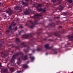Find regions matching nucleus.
Listing matches in <instances>:
<instances>
[{
  "label": "nucleus",
  "mask_w": 73,
  "mask_h": 73,
  "mask_svg": "<svg viewBox=\"0 0 73 73\" xmlns=\"http://www.w3.org/2000/svg\"><path fill=\"white\" fill-rule=\"evenodd\" d=\"M67 45H70V43H68Z\"/></svg>",
  "instance_id": "nucleus-40"
},
{
  "label": "nucleus",
  "mask_w": 73,
  "mask_h": 73,
  "mask_svg": "<svg viewBox=\"0 0 73 73\" xmlns=\"http://www.w3.org/2000/svg\"><path fill=\"white\" fill-rule=\"evenodd\" d=\"M35 50H35V49H34L33 50V53H34V52H35Z\"/></svg>",
  "instance_id": "nucleus-39"
},
{
  "label": "nucleus",
  "mask_w": 73,
  "mask_h": 73,
  "mask_svg": "<svg viewBox=\"0 0 73 73\" xmlns=\"http://www.w3.org/2000/svg\"><path fill=\"white\" fill-rule=\"evenodd\" d=\"M2 36V34L1 33H0V37H1V36Z\"/></svg>",
  "instance_id": "nucleus-42"
},
{
  "label": "nucleus",
  "mask_w": 73,
  "mask_h": 73,
  "mask_svg": "<svg viewBox=\"0 0 73 73\" xmlns=\"http://www.w3.org/2000/svg\"><path fill=\"white\" fill-rule=\"evenodd\" d=\"M19 11H21L22 9H21V8H20V9H19Z\"/></svg>",
  "instance_id": "nucleus-51"
},
{
  "label": "nucleus",
  "mask_w": 73,
  "mask_h": 73,
  "mask_svg": "<svg viewBox=\"0 0 73 73\" xmlns=\"http://www.w3.org/2000/svg\"><path fill=\"white\" fill-rule=\"evenodd\" d=\"M43 40H44V41H46V38L43 39Z\"/></svg>",
  "instance_id": "nucleus-45"
},
{
  "label": "nucleus",
  "mask_w": 73,
  "mask_h": 73,
  "mask_svg": "<svg viewBox=\"0 0 73 73\" xmlns=\"http://www.w3.org/2000/svg\"><path fill=\"white\" fill-rule=\"evenodd\" d=\"M48 52L46 53V55H48Z\"/></svg>",
  "instance_id": "nucleus-53"
},
{
  "label": "nucleus",
  "mask_w": 73,
  "mask_h": 73,
  "mask_svg": "<svg viewBox=\"0 0 73 73\" xmlns=\"http://www.w3.org/2000/svg\"><path fill=\"white\" fill-rule=\"evenodd\" d=\"M65 31L64 30H63L61 31H56L54 32V33H52V34L55 36H57L58 37H60V35L59 33H65Z\"/></svg>",
  "instance_id": "nucleus-4"
},
{
  "label": "nucleus",
  "mask_w": 73,
  "mask_h": 73,
  "mask_svg": "<svg viewBox=\"0 0 73 73\" xmlns=\"http://www.w3.org/2000/svg\"><path fill=\"white\" fill-rule=\"evenodd\" d=\"M29 61H28L26 62V63L27 64H29Z\"/></svg>",
  "instance_id": "nucleus-44"
},
{
  "label": "nucleus",
  "mask_w": 73,
  "mask_h": 73,
  "mask_svg": "<svg viewBox=\"0 0 73 73\" xmlns=\"http://www.w3.org/2000/svg\"><path fill=\"white\" fill-rule=\"evenodd\" d=\"M22 4L23 5H25V6H27V5H28V4L25 2H23Z\"/></svg>",
  "instance_id": "nucleus-26"
},
{
  "label": "nucleus",
  "mask_w": 73,
  "mask_h": 73,
  "mask_svg": "<svg viewBox=\"0 0 73 73\" xmlns=\"http://www.w3.org/2000/svg\"><path fill=\"white\" fill-rule=\"evenodd\" d=\"M44 47L46 49H48L49 47V44H46V45H45Z\"/></svg>",
  "instance_id": "nucleus-23"
},
{
  "label": "nucleus",
  "mask_w": 73,
  "mask_h": 73,
  "mask_svg": "<svg viewBox=\"0 0 73 73\" xmlns=\"http://www.w3.org/2000/svg\"><path fill=\"white\" fill-rule=\"evenodd\" d=\"M3 71L5 73H7L8 71V68H5L3 69Z\"/></svg>",
  "instance_id": "nucleus-19"
},
{
  "label": "nucleus",
  "mask_w": 73,
  "mask_h": 73,
  "mask_svg": "<svg viewBox=\"0 0 73 73\" xmlns=\"http://www.w3.org/2000/svg\"><path fill=\"white\" fill-rule=\"evenodd\" d=\"M3 11H2L1 9H0V12H3Z\"/></svg>",
  "instance_id": "nucleus-43"
},
{
  "label": "nucleus",
  "mask_w": 73,
  "mask_h": 73,
  "mask_svg": "<svg viewBox=\"0 0 73 73\" xmlns=\"http://www.w3.org/2000/svg\"><path fill=\"white\" fill-rule=\"evenodd\" d=\"M29 12L27 10H26L24 12V14L25 15H29Z\"/></svg>",
  "instance_id": "nucleus-18"
},
{
  "label": "nucleus",
  "mask_w": 73,
  "mask_h": 73,
  "mask_svg": "<svg viewBox=\"0 0 73 73\" xmlns=\"http://www.w3.org/2000/svg\"><path fill=\"white\" fill-rule=\"evenodd\" d=\"M34 13H33V14H34Z\"/></svg>",
  "instance_id": "nucleus-63"
},
{
  "label": "nucleus",
  "mask_w": 73,
  "mask_h": 73,
  "mask_svg": "<svg viewBox=\"0 0 73 73\" xmlns=\"http://www.w3.org/2000/svg\"><path fill=\"white\" fill-rule=\"evenodd\" d=\"M6 12L9 13V15H11V14L13 13V11L11 10V9L9 8L6 10Z\"/></svg>",
  "instance_id": "nucleus-7"
},
{
  "label": "nucleus",
  "mask_w": 73,
  "mask_h": 73,
  "mask_svg": "<svg viewBox=\"0 0 73 73\" xmlns=\"http://www.w3.org/2000/svg\"><path fill=\"white\" fill-rule=\"evenodd\" d=\"M0 30H1V29L0 28Z\"/></svg>",
  "instance_id": "nucleus-62"
},
{
  "label": "nucleus",
  "mask_w": 73,
  "mask_h": 73,
  "mask_svg": "<svg viewBox=\"0 0 73 73\" xmlns=\"http://www.w3.org/2000/svg\"><path fill=\"white\" fill-rule=\"evenodd\" d=\"M20 72H21L20 71H18V73H20Z\"/></svg>",
  "instance_id": "nucleus-50"
},
{
  "label": "nucleus",
  "mask_w": 73,
  "mask_h": 73,
  "mask_svg": "<svg viewBox=\"0 0 73 73\" xmlns=\"http://www.w3.org/2000/svg\"><path fill=\"white\" fill-rule=\"evenodd\" d=\"M42 23H44V22H42L41 23V24H42Z\"/></svg>",
  "instance_id": "nucleus-58"
},
{
  "label": "nucleus",
  "mask_w": 73,
  "mask_h": 73,
  "mask_svg": "<svg viewBox=\"0 0 73 73\" xmlns=\"http://www.w3.org/2000/svg\"><path fill=\"white\" fill-rule=\"evenodd\" d=\"M2 4V3L1 2H0V5H1Z\"/></svg>",
  "instance_id": "nucleus-52"
},
{
  "label": "nucleus",
  "mask_w": 73,
  "mask_h": 73,
  "mask_svg": "<svg viewBox=\"0 0 73 73\" xmlns=\"http://www.w3.org/2000/svg\"><path fill=\"white\" fill-rule=\"evenodd\" d=\"M70 39V41H73V34L72 36H67Z\"/></svg>",
  "instance_id": "nucleus-14"
},
{
  "label": "nucleus",
  "mask_w": 73,
  "mask_h": 73,
  "mask_svg": "<svg viewBox=\"0 0 73 73\" xmlns=\"http://www.w3.org/2000/svg\"><path fill=\"white\" fill-rule=\"evenodd\" d=\"M54 9H55V11H57V9L56 8H55Z\"/></svg>",
  "instance_id": "nucleus-49"
},
{
  "label": "nucleus",
  "mask_w": 73,
  "mask_h": 73,
  "mask_svg": "<svg viewBox=\"0 0 73 73\" xmlns=\"http://www.w3.org/2000/svg\"><path fill=\"white\" fill-rule=\"evenodd\" d=\"M62 26H60L58 27V28H61Z\"/></svg>",
  "instance_id": "nucleus-41"
},
{
  "label": "nucleus",
  "mask_w": 73,
  "mask_h": 73,
  "mask_svg": "<svg viewBox=\"0 0 73 73\" xmlns=\"http://www.w3.org/2000/svg\"><path fill=\"white\" fill-rule=\"evenodd\" d=\"M42 47H38L36 49V50H38V51H42Z\"/></svg>",
  "instance_id": "nucleus-22"
},
{
  "label": "nucleus",
  "mask_w": 73,
  "mask_h": 73,
  "mask_svg": "<svg viewBox=\"0 0 73 73\" xmlns=\"http://www.w3.org/2000/svg\"><path fill=\"white\" fill-rule=\"evenodd\" d=\"M41 4H39L36 7V9H39V8H40L41 7Z\"/></svg>",
  "instance_id": "nucleus-24"
},
{
  "label": "nucleus",
  "mask_w": 73,
  "mask_h": 73,
  "mask_svg": "<svg viewBox=\"0 0 73 73\" xmlns=\"http://www.w3.org/2000/svg\"><path fill=\"white\" fill-rule=\"evenodd\" d=\"M42 10H43V9L40 8L38 9V11H42Z\"/></svg>",
  "instance_id": "nucleus-36"
},
{
  "label": "nucleus",
  "mask_w": 73,
  "mask_h": 73,
  "mask_svg": "<svg viewBox=\"0 0 73 73\" xmlns=\"http://www.w3.org/2000/svg\"><path fill=\"white\" fill-rule=\"evenodd\" d=\"M17 27H15V28H14V30H15V31H16V30H17Z\"/></svg>",
  "instance_id": "nucleus-38"
},
{
  "label": "nucleus",
  "mask_w": 73,
  "mask_h": 73,
  "mask_svg": "<svg viewBox=\"0 0 73 73\" xmlns=\"http://www.w3.org/2000/svg\"><path fill=\"white\" fill-rule=\"evenodd\" d=\"M62 14L64 16H66V15H68V13L63 12L62 13Z\"/></svg>",
  "instance_id": "nucleus-27"
},
{
  "label": "nucleus",
  "mask_w": 73,
  "mask_h": 73,
  "mask_svg": "<svg viewBox=\"0 0 73 73\" xmlns=\"http://www.w3.org/2000/svg\"><path fill=\"white\" fill-rule=\"evenodd\" d=\"M15 42L17 44H19L20 42V39L19 38H16L15 40Z\"/></svg>",
  "instance_id": "nucleus-16"
},
{
  "label": "nucleus",
  "mask_w": 73,
  "mask_h": 73,
  "mask_svg": "<svg viewBox=\"0 0 73 73\" xmlns=\"http://www.w3.org/2000/svg\"><path fill=\"white\" fill-rule=\"evenodd\" d=\"M11 51V48H10L8 51H7V52H3L2 53H1V54L3 55V56H7V54H8V53L9 52H10Z\"/></svg>",
  "instance_id": "nucleus-11"
},
{
  "label": "nucleus",
  "mask_w": 73,
  "mask_h": 73,
  "mask_svg": "<svg viewBox=\"0 0 73 73\" xmlns=\"http://www.w3.org/2000/svg\"><path fill=\"white\" fill-rule=\"evenodd\" d=\"M10 46H12V47H13V48L15 47L16 48H17V49H19V48H20V46L18 45L17 46H16L14 44H11L10 45Z\"/></svg>",
  "instance_id": "nucleus-15"
},
{
  "label": "nucleus",
  "mask_w": 73,
  "mask_h": 73,
  "mask_svg": "<svg viewBox=\"0 0 73 73\" xmlns=\"http://www.w3.org/2000/svg\"><path fill=\"white\" fill-rule=\"evenodd\" d=\"M52 1L54 3H55L56 2V0H52Z\"/></svg>",
  "instance_id": "nucleus-35"
},
{
  "label": "nucleus",
  "mask_w": 73,
  "mask_h": 73,
  "mask_svg": "<svg viewBox=\"0 0 73 73\" xmlns=\"http://www.w3.org/2000/svg\"><path fill=\"white\" fill-rule=\"evenodd\" d=\"M42 15L41 14H36L34 16H32V18L33 19H35L34 20V22H33L31 21H30V23L31 24V25H29L30 28H33L34 27H35V25H36L38 24V20L40 19V17L42 16Z\"/></svg>",
  "instance_id": "nucleus-2"
},
{
  "label": "nucleus",
  "mask_w": 73,
  "mask_h": 73,
  "mask_svg": "<svg viewBox=\"0 0 73 73\" xmlns=\"http://www.w3.org/2000/svg\"><path fill=\"white\" fill-rule=\"evenodd\" d=\"M10 70L11 72H15V70L12 68H11Z\"/></svg>",
  "instance_id": "nucleus-25"
},
{
  "label": "nucleus",
  "mask_w": 73,
  "mask_h": 73,
  "mask_svg": "<svg viewBox=\"0 0 73 73\" xmlns=\"http://www.w3.org/2000/svg\"><path fill=\"white\" fill-rule=\"evenodd\" d=\"M42 12H46V10H45V9H43Z\"/></svg>",
  "instance_id": "nucleus-37"
},
{
  "label": "nucleus",
  "mask_w": 73,
  "mask_h": 73,
  "mask_svg": "<svg viewBox=\"0 0 73 73\" xmlns=\"http://www.w3.org/2000/svg\"><path fill=\"white\" fill-rule=\"evenodd\" d=\"M9 32H10V30H7L6 31L7 33H9Z\"/></svg>",
  "instance_id": "nucleus-34"
},
{
  "label": "nucleus",
  "mask_w": 73,
  "mask_h": 73,
  "mask_svg": "<svg viewBox=\"0 0 73 73\" xmlns=\"http://www.w3.org/2000/svg\"><path fill=\"white\" fill-rule=\"evenodd\" d=\"M0 67H1V64H0Z\"/></svg>",
  "instance_id": "nucleus-55"
},
{
  "label": "nucleus",
  "mask_w": 73,
  "mask_h": 73,
  "mask_svg": "<svg viewBox=\"0 0 73 73\" xmlns=\"http://www.w3.org/2000/svg\"><path fill=\"white\" fill-rule=\"evenodd\" d=\"M60 4H61V2L59 1L56 4V5H59Z\"/></svg>",
  "instance_id": "nucleus-30"
},
{
  "label": "nucleus",
  "mask_w": 73,
  "mask_h": 73,
  "mask_svg": "<svg viewBox=\"0 0 73 73\" xmlns=\"http://www.w3.org/2000/svg\"><path fill=\"white\" fill-rule=\"evenodd\" d=\"M20 55V57L18 58V60L17 62V64L18 65H19L20 64V62L22 60H27L28 58V55H26L25 57L24 56V54L21 52H17L15 54L13 55L12 57V59H11V65L12 66L15 65V59L16 58V57H17L18 56Z\"/></svg>",
  "instance_id": "nucleus-1"
},
{
  "label": "nucleus",
  "mask_w": 73,
  "mask_h": 73,
  "mask_svg": "<svg viewBox=\"0 0 73 73\" xmlns=\"http://www.w3.org/2000/svg\"><path fill=\"white\" fill-rule=\"evenodd\" d=\"M22 68H28V66H27V64H23Z\"/></svg>",
  "instance_id": "nucleus-20"
},
{
  "label": "nucleus",
  "mask_w": 73,
  "mask_h": 73,
  "mask_svg": "<svg viewBox=\"0 0 73 73\" xmlns=\"http://www.w3.org/2000/svg\"><path fill=\"white\" fill-rule=\"evenodd\" d=\"M49 21H52V20L50 19V20H49Z\"/></svg>",
  "instance_id": "nucleus-57"
},
{
  "label": "nucleus",
  "mask_w": 73,
  "mask_h": 73,
  "mask_svg": "<svg viewBox=\"0 0 73 73\" xmlns=\"http://www.w3.org/2000/svg\"><path fill=\"white\" fill-rule=\"evenodd\" d=\"M35 35V34L33 33H27L26 34L23 35V38H31L30 40L31 41L29 42V44L30 45H31L32 46H34L33 44H35V43L34 41L35 40V38L32 36V35Z\"/></svg>",
  "instance_id": "nucleus-3"
},
{
  "label": "nucleus",
  "mask_w": 73,
  "mask_h": 73,
  "mask_svg": "<svg viewBox=\"0 0 73 73\" xmlns=\"http://www.w3.org/2000/svg\"><path fill=\"white\" fill-rule=\"evenodd\" d=\"M56 25H58V24L60 23V21H58L56 22Z\"/></svg>",
  "instance_id": "nucleus-33"
},
{
  "label": "nucleus",
  "mask_w": 73,
  "mask_h": 73,
  "mask_svg": "<svg viewBox=\"0 0 73 73\" xmlns=\"http://www.w3.org/2000/svg\"><path fill=\"white\" fill-rule=\"evenodd\" d=\"M15 8L16 10H17V9H19V7H18V6H15Z\"/></svg>",
  "instance_id": "nucleus-32"
},
{
  "label": "nucleus",
  "mask_w": 73,
  "mask_h": 73,
  "mask_svg": "<svg viewBox=\"0 0 73 73\" xmlns=\"http://www.w3.org/2000/svg\"><path fill=\"white\" fill-rule=\"evenodd\" d=\"M55 26V23H52V24H49L48 25V26H46L45 27V28H48V27L49 28H50V27H54V26Z\"/></svg>",
  "instance_id": "nucleus-12"
},
{
  "label": "nucleus",
  "mask_w": 73,
  "mask_h": 73,
  "mask_svg": "<svg viewBox=\"0 0 73 73\" xmlns=\"http://www.w3.org/2000/svg\"><path fill=\"white\" fill-rule=\"evenodd\" d=\"M4 42L3 41L0 40V48H1L3 46V44H4Z\"/></svg>",
  "instance_id": "nucleus-17"
},
{
  "label": "nucleus",
  "mask_w": 73,
  "mask_h": 73,
  "mask_svg": "<svg viewBox=\"0 0 73 73\" xmlns=\"http://www.w3.org/2000/svg\"><path fill=\"white\" fill-rule=\"evenodd\" d=\"M11 52L12 53H13L14 52V50H13V51H11Z\"/></svg>",
  "instance_id": "nucleus-47"
},
{
  "label": "nucleus",
  "mask_w": 73,
  "mask_h": 73,
  "mask_svg": "<svg viewBox=\"0 0 73 73\" xmlns=\"http://www.w3.org/2000/svg\"><path fill=\"white\" fill-rule=\"evenodd\" d=\"M56 19H58V17H56Z\"/></svg>",
  "instance_id": "nucleus-54"
},
{
  "label": "nucleus",
  "mask_w": 73,
  "mask_h": 73,
  "mask_svg": "<svg viewBox=\"0 0 73 73\" xmlns=\"http://www.w3.org/2000/svg\"><path fill=\"white\" fill-rule=\"evenodd\" d=\"M16 67H17V68H18V67H17V66H16Z\"/></svg>",
  "instance_id": "nucleus-61"
},
{
  "label": "nucleus",
  "mask_w": 73,
  "mask_h": 73,
  "mask_svg": "<svg viewBox=\"0 0 73 73\" xmlns=\"http://www.w3.org/2000/svg\"><path fill=\"white\" fill-rule=\"evenodd\" d=\"M20 28H23V26H20Z\"/></svg>",
  "instance_id": "nucleus-46"
},
{
  "label": "nucleus",
  "mask_w": 73,
  "mask_h": 73,
  "mask_svg": "<svg viewBox=\"0 0 73 73\" xmlns=\"http://www.w3.org/2000/svg\"><path fill=\"white\" fill-rule=\"evenodd\" d=\"M30 0H25L26 1H29Z\"/></svg>",
  "instance_id": "nucleus-48"
},
{
  "label": "nucleus",
  "mask_w": 73,
  "mask_h": 73,
  "mask_svg": "<svg viewBox=\"0 0 73 73\" xmlns=\"http://www.w3.org/2000/svg\"><path fill=\"white\" fill-rule=\"evenodd\" d=\"M48 49H50V50H52L54 52V54H57V49L56 48H53V46L49 47Z\"/></svg>",
  "instance_id": "nucleus-6"
},
{
  "label": "nucleus",
  "mask_w": 73,
  "mask_h": 73,
  "mask_svg": "<svg viewBox=\"0 0 73 73\" xmlns=\"http://www.w3.org/2000/svg\"><path fill=\"white\" fill-rule=\"evenodd\" d=\"M12 25H13V26H15V25H16V23H15L13 22H12L11 25L7 26V28L9 29H11V30H12Z\"/></svg>",
  "instance_id": "nucleus-8"
},
{
  "label": "nucleus",
  "mask_w": 73,
  "mask_h": 73,
  "mask_svg": "<svg viewBox=\"0 0 73 73\" xmlns=\"http://www.w3.org/2000/svg\"><path fill=\"white\" fill-rule=\"evenodd\" d=\"M68 1L69 2L68 3V5L69 7H72V6L73 5V3H72L73 0H68Z\"/></svg>",
  "instance_id": "nucleus-10"
},
{
  "label": "nucleus",
  "mask_w": 73,
  "mask_h": 73,
  "mask_svg": "<svg viewBox=\"0 0 73 73\" xmlns=\"http://www.w3.org/2000/svg\"><path fill=\"white\" fill-rule=\"evenodd\" d=\"M42 25H44V24H42Z\"/></svg>",
  "instance_id": "nucleus-60"
},
{
  "label": "nucleus",
  "mask_w": 73,
  "mask_h": 73,
  "mask_svg": "<svg viewBox=\"0 0 73 73\" xmlns=\"http://www.w3.org/2000/svg\"><path fill=\"white\" fill-rule=\"evenodd\" d=\"M2 16L4 17H6V15L5 14V13H2Z\"/></svg>",
  "instance_id": "nucleus-28"
},
{
  "label": "nucleus",
  "mask_w": 73,
  "mask_h": 73,
  "mask_svg": "<svg viewBox=\"0 0 73 73\" xmlns=\"http://www.w3.org/2000/svg\"><path fill=\"white\" fill-rule=\"evenodd\" d=\"M66 5V3H64V4H62V5H59V6L58 7V9H59L60 11H62L63 9V8L64 7V5Z\"/></svg>",
  "instance_id": "nucleus-9"
},
{
  "label": "nucleus",
  "mask_w": 73,
  "mask_h": 73,
  "mask_svg": "<svg viewBox=\"0 0 73 73\" xmlns=\"http://www.w3.org/2000/svg\"><path fill=\"white\" fill-rule=\"evenodd\" d=\"M30 56V58L31 60V61H33L35 60V57L32 56V54L29 55Z\"/></svg>",
  "instance_id": "nucleus-13"
},
{
  "label": "nucleus",
  "mask_w": 73,
  "mask_h": 73,
  "mask_svg": "<svg viewBox=\"0 0 73 73\" xmlns=\"http://www.w3.org/2000/svg\"><path fill=\"white\" fill-rule=\"evenodd\" d=\"M24 32V30H21V31L19 32V34H17V35H19V36H20L21 35V33H23Z\"/></svg>",
  "instance_id": "nucleus-21"
},
{
  "label": "nucleus",
  "mask_w": 73,
  "mask_h": 73,
  "mask_svg": "<svg viewBox=\"0 0 73 73\" xmlns=\"http://www.w3.org/2000/svg\"><path fill=\"white\" fill-rule=\"evenodd\" d=\"M65 47H67V46H66V45H65Z\"/></svg>",
  "instance_id": "nucleus-59"
},
{
  "label": "nucleus",
  "mask_w": 73,
  "mask_h": 73,
  "mask_svg": "<svg viewBox=\"0 0 73 73\" xmlns=\"http://www.w3.org/2000/svg\"><path fill=\"white\" fill-rule=\"evenodd\" d=\"M38 35V37H39V36H40V37H41V36L40 35V34H41V33L38 32L37 33Z\"/></svg>",
  "instance_id": "nucleus-29"
},
{
  "label": "nucleus",
  "mask_w": 73,
  "mask_h": 73,
  "mask_svg": "<svg viewBox=\"0 0 73 73\" xmlns=\"http://www.w3.org/2000/svg\"><path fill=\"white\" fill-rule=\"evenodd\" d=\"M49 41H52V40L51 39H49Z\"/></svg>",
  "instance_id": "nucleus-56"
},
{
  "label": "nucleus",
  "mask_w": 73,
  "mask_h": 73,
  "mask_svg": "<svg viewBox=\"0 0 73 73\" xmlns=\"http://www.w3.org/2000/svg\"><path fill=\"white\" fill-rule=\"evenodd\" d=\"M42 30V29H39L37 31L38 32H40V31H41Z\"/></svg>",
  "instance_id": "nucleus-31"
},
{
  "label": "nucleus",
  "mask_w": 73,
  "mask_h": 73,
  "mask_svg": "<svg viewBox=\"0 0 73 73\" xmlns=\"http://www.w3.org/2000/svg\"><path fill=\"white\" fill-rule=\"evenodd\" d=\"M21 46H23V47H27V49L24 50V51L25 52H29V50H29L30 49V47L29 46H27L26 44H25L24 43L22 42L21 44Z\"/></svg>",
  "instance_id": "nucleus-5"
}]
</instances>
